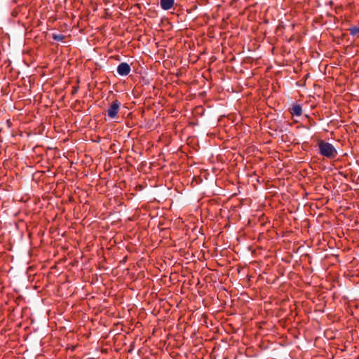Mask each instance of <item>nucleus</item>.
Instances as JSON below:
<instances>
[{
	"mask_svg": "<svg viewBox=\"0 0 359 359\" xmlns=\"http://www.w3.org/2000/svg\"><path fill=\"white\" fill-rule=\"evenodd\" d=\"M130 67L126 62H121L117 67V73L120 76H127L130 72Z\"/></svg>",
	"mask_w": 359,
	"mask_h": 359,
	"instance_id": "7ed1b4c3",
	"label": "nucleus"
},
{
	"mask_svg": "<svg viewBox=\"0 0 359 359\" xmlns=\"http://www.w3.org/2000/svg\"><path fill=\"white\" fill-rule=\"evenodd\" d=\"M76 92V89L73 90H72V94L75 93Z\"/></svg>",
	"mask_w": 359,
	"mask_h": 359,
	"instance_id": "6e6552de",
	"label": "nucleus"
},
{
	"mask_svg": "<svg viewBox=\"0 0 359 359\" xmlns=\"http://www.w3.org/2000/svg\"><path fill=\"white\" fill-rule=\"evenodd\" d=\"M319 154L328 158H334L337 155L334 147L329 142L320 140L318 142Z\"/></svg>",
	"mask_w": 359,
	"mask_h": 359,
	"instance_id": "f257e3e1",
	"label": "nucleus"
},
{
	"mask_svg": "<svg viewBox=\"0 0 359 359\" xmlns=\"http://www.w3.org/2000/svg\"><path fill=\"white\" fill-rule=\"evenodd\" d=\"M161 7L165 11L170 9L174 5V0H161Z\"/></svg>",
	"mask_w": 359,
	"mask_h": 359,
	"instance_id": "20e7f679",
	"label": "nucleus"
},
{
	"mask_svg": "<svg viewBox=\"0 0 359 359\" xmlns=\"http://www.w3.org/2000/svg\"><path fill=\"white\" fill-rule=\"evenodd\" d=\"M121 103L117 100H114L107 109V116L110 118H115L119 111Z\"/></svg>",
	"mask_w": 359,
	"mask_h": 359,
	"instance_id": "f03ea898",
	"label": "nucleus"
},
{
	"mask_svg": "<svg viewBox=\"0 0 359 359\" xmlns=\"http://www.w3.org/2000/svg\"><path fill=\"white\" fill-rule=\"evenodd\" d=\"M290 113L293 116H299L302 115V106L300 104H294L290 109Z\"/></svg>",
	"mask_w": 359,
	"mask_h": 359,
	"instance_id": "39448f33",
	"label": "nucleus"
},
{
	"mask_svg": "<svg viewBox=\"0 0 359 359\" xmlns=\"http://www.w3.org/2000/svg\"><path fill=\"white\" fill-rule=\"evenodd\" d=\"M53 39L57 41H62L65 43L66 36L62 34H53Z\"/></svg>",
	"mask_w": 359,
	"mask_h": 359,
	"instance_id": "423d86ee",
	"label": "nucleus"
},
{
	"mask_svg": "<svg viewBox=\"0 0 359 359\" xmlns=\"http://www.w3.org/2000/svg\"><path fill=\"white\" fill-rule=\"evenodd\" d=\"M350 34L353 36L356 35L359 33V28L357 27H353L349 29Z\"/></svg>",
	"mask_w": 359,
	"mask_h": 359,
	"instance_id": "0eeeda50",
	"label": "nucleus"
}]
</instances>
